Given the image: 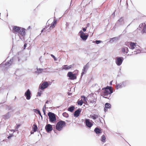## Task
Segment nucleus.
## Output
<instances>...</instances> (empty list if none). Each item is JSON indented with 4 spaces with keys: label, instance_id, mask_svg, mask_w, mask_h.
Here are the masks:
<instances>
[{
    "label": "nucleus",
    "instance_id": "f257e3e1",
    "mask_svg": "<svg viewBox=\"0 0 146 146\" xmlns=\"http://www.w3.org/2000/svg\"><path fill=\"white\" fill-rule=\"evenodd\" d=\"M13 33H17L20 38L22 40H24V36L25 35V29L17 26H14L13 28Z\"/></svg>",
    "mask_w": 146,
    "mask_h": 146
},
{
    "label": "nucleus",
    "instance_id": "052dcab7",
    "mask_svg": "<svg viewBox=\"0 0 146 146\" xmlns=\"http://www.w3.org/2000/svg\"><path fill=\"white\" fill-rule=\"evenodd\" d=\"M112 81L110 82V85H112Z\"/></svg>",
    "mask_w": 146,
    "mask_h": 146
},
{
    "label": "nucleus",
    "instance_id": "4468645a",
    "mask_svg": "<svg viewBox=\"0 0 146 146\" xmlns=\"http://www.w3.org/2000/svg\"><path fill=\"white\" fill-rule=\"evenodd\" d=\"M31 92L29 89H28L25 93V96L27 100H29L31 98Z\"/></svg>",
    "mask_w": 146,
    "mask_h": 146
},
{
    "label": "nucleus",
    "instance_id": "6e6552de",
    "mask_svg": "<svg viewBox=\"0 0 146 146\" xmlns=\"http://www.w3.org/2000/svg\"><path fill=\"white\" fill-rule=\"evenodd\" d=\"M115 63L117 65L119 66L121 65L124 60L123 58L122 57L117 56L115 58Z\"/></svg>",
    "mask_w": 146,
    "mask_h": 146
},
{
    "label": "nucleus",
    "instance_id": "3c124183",
    "mask_svg": "<svg viewBox=\"0 0 146 146\" xmlns=\"http://www.w3.org/2000/svg\"><path fill=\"white\" fill-rule=\"evenodd\" d=\"M50 101H51L50 100H47L45 102V104H48V102H50Z\"/></svg>",
    "mask_w": 146,
    "mask_h": 146
},
{
    "label": "nucleus",
    "instance_id": "cd10ccee",
    "mask_svg": "<svg viewBox=\"0 0 146 146\" xmlns=\"http://www.w3.org/2000/svg\"><path fill=\"white\" fill-rule=\"evenodd\" d=\"M37 127L36 125L34 124L33 127V130L34 132H35L37 131Z\"/></svg>",
    "mask_w": 146,
    "mask_h": 146
},
{
    "label": "nucleus",
    "instance_id": "5fc2aeb1",
    "mask_svg": "<svg viewBox=\"0 0 146 146\" xmlns=\"http://www.w3.org/2000/svg\"><path fill=\"white\" fill-rule=\"evenodd\" d=\"M48 21L47 22V23L46 24V26L47 27V28L49 27V23H48Z\"/></svg>",
    "mask_w": 146,
    "mask_h": 146
},
{
    "label": "nucleus",
    "instance_id": "8fccbe9b",
    "mask_svg": "<svg viewBox=\"0 0 146 146\" xmlns=\"http://www.w3.org/2000/svg\"><path fill=\"white\" fill-rule=\"evenodd\" d=\"M47 28V27L46 26H45V27L42 30H41V33H42V32L44 30V29H46Z\"/></svg>",
    "mask_w": 146,
    "mask_h": 146
},
{
    "label": "nucleus",
    "instance_id": "5701e85b",
    "mask_svg": "<svg viewBox=\"0 0 146 146\" xmlns=\"http://www.w3.org/2000/svg\"><path fill=\"white\" fill-rule=\"evenodd\" d=\"M141 52V51L140 49H136L134 52H132L131 54H129L128 55H131L133 54H136L138 53H139Z\"/></svg>",
    "mask_w": 146,
    "mask_h": 146
},
{
    "label": "nucleus",
    "instance_id": "774afa93",
    "mask_svg": "<svg viewBox=\"0 0 146 146\" xmlns=\"http://www.w3.org/2000/svg\"><path fill=\"white\" fill-rule=\"evenodd\" d=\"M31 134H33L34 133V132H31Z\"/></svg>",
    "mask_w": 146,
    "mask_h": 146
},
{
    "label": "nucleus",
    "instance_id": "bb28decb",
    "mask_svg": "<svg viewBox=\"0 0 146 146\" xmlns=\"http://www.w3.org/2000/svg\"><path fill=\"white\" fill-rule=\"evenodd\" d=\"M127 48L125 47H123L121 48V51L122 52V53L125 54H126V50Z\"/></svg>",
    "mask_w": 146,
    "mask_h": 146
},
{
    "label": "nucleus",
    "instance_id": "412c9836",
    "mask_svg": "<svg viewBox=\"0 0 146 146\" xmlns=\"http://www.w3.org/2000/svg\"><path fill=\"white\" fill-rule=\"evenodd\" d=\"M129 44L130 46H129V48L132 50L135 48V47L136 46V44L133 42H131Z\"/></svg>",
    "mask_w": 146,
    "mask_h": 146
},
{
    "label": "nucleus",
    "instance_id": "7c9ffc66",
    "mask_svg": "<svg viewBox=\"0 0 146 146\" xmlns=\"http://www.w3.org/2000/svg\"><path fill=\"white\" fill-rule=\"evenodd\" d=\"M106 137L105 135H103L101 137V141L103 142H105L106 141Z\"/></svg>",
    "mask_w": 146,
    "mask_h": 146
},
{
    "label": "nucleus",
    "instance_id": "a211bd4d",
    "mask_svg": "<svg viewBox=\"0 0 146 146\" xmlns=\"http://www.w3.org/2000/svg\"><path fill=\"white\" fill-rule=\"evenodd\" d=\"M94 131L97 134H99L102 133V129L98 127H96L94 129Z\"/></svg>",
    "mask_w": 146,
    "mask_h": 146
},
{
    "label": "nucleus",
    "instance_id": "72a5a7b5",
    "mask_svg": "<svg viewBox=\"0 0 146 146\" xmlns=\"http://www.w3.org/2000/svg\"><path fill=\"white\" fill-rule=\"evenodd\" d=\"M62 115L65 117L67 118L69 117L68 114L66 112H64L63 113Z\"/></svg>",
    "mask_w": 146,
    "mask_h": 146
},
{
    "label": "nucleus",
    "instance_id": "4d7b16f0",
    "mask_svg": "<svg viewBox=\"0 0 146 146\" xmlns=\"http://www.w3.org/2000/svg\"><path fill=\"white\" fill-rule=\"evenodd\" d=\"M66 27H68L69 25V24L68 23L66 22Z\"/></svg>",
    "mask_w": 146,
    "mask_h": 146
},
{
    "label": "nucleus",
    "instance_id": "4be33fe9",
    "mask_svg": "<svg viewBox=\"0 0 146 146\" xmlns=\"http://www.w3.org/2000/svg\"><path fill=\"white\" fill-rule=\"evenodd\" d=\"M11 117V115L9 114V112H8L5 114L3 115V118L5 119H7Z\"/></svg>",
    "mask_w": 146,
    "mask_h": 146
},
{
    "label": "nucleus",
    "instance_id": "393cba45",
    "mask_svg": "<svg viewBox=\"0 0 146 146\" xmlns=\"http://www.w3.org/2000/svg\"><path fill=\"white\" fill-rule=\"evenodd\" d=\"M36 70H37L35 72V73H36L39 74L41 73L42 71H43V69L37 68Z\"/></svg>",
    "mask_w": 146,
    "mask_h": 146
},
{
    "label": "nucleus",
    "instance_id": "c756f323",
    "mask_svg": "<svg viewBox=\"0 0 146 146\" xmlns=\"http://www.w3.org/2000/svg\"><path fill=\"white\" fill-rule=\"evenodd\" d=\"M43 72H50L51 71L49 68L43 69Z\"/></svg>",
    "mask_w": 146,
    "mask_h": 146
},
{
    "label": "nucleus",
    "instance_id": "338daca9",
    "mask_svg": "<svg viewBox=\"0 0 146 146\" xmlns=\"http://www.w3.org/2000/svg\"><path fill=\"white\" fill-rule=\"evenodd\" d=\"M72 0H71V3H70V6L71 5V3H72Z\"/></svg>",
    "mask_w": 146,
    "mask_h": 146
},
{
    "label": "nucleus",
    "instance_id": "09e8293b",
    "mask_svg": "<svg viewBox=\"0 0 146 146\" xmlns=\"http://www.w3.org/2000/svg\"><path fill=\"white\" fill-rule=\"evenodd\" d=\"M27 45V44L26 43H25L23 47V49H25V48H26Z\"/></svg>",
    "mask_w": 146,
    "mask_h": 146
},
{
    "label": "nucleus",
    "instance_id": "58836bf2",
    "mask_svg": "<svg viewBox=\"0 0 146 146\" xmlns=\"http://www.w3.org/2000/svg\"><path fill=\"white\" fill-rule=\"evenodd\" d=\"M6 109H8V110H10L13 109V107L7 105Z\"/></svg>",
    "mask_w": 146,
    "mask_h": 146
},
{
    "label": "nucleus",
    "instance_id": "2f4dec72",
    "mask_svg": "<svg viewBox=\"0 0 146 146\" xmlns=\"http://www.w3.org/2000/svg\"><path fill=\"white\" fill-rule=\"evenodd\" d=\"M77 103L78 105H79L80 106L82 105L83 104V101L82 100V99L80 100H78L77 102Z\"/></svg>",
    "mask_w": 146,
    "mask_h": 146
},
{
    "label": "nucleus",
    "instance_id": "f704fd0d",
    "mask_svg": "<svg viewBox=\"0 0 146 146\" xmlns=\"http://www.w3.org/2000/svg\"><path fill=\"white\" fill-rule=\"evenodd\" d=\"M102 41L100 40H96L95 41H93L92 42L93 43H96V44H98L100 43Z\"/></svg>",
    "mask_w": 146,
    "mask_h": 146
},
{
    "label": "nucleus",
    "instance_id": "1a4fd4ad",
    "mask_svg": "<svg viewBox=\"0 0 146 146\" xmlns=\"http://www.w3.org/2000/svg\"><path fill=\"white\" fill-rule=\"evenodd\" d=\"M67 76L71 80H74L76 79L77 78L76 75L75 74H73L71 72H68Z\"/></svg>",
    "mask_w": 146,
    "mask_h": 146
},
{
    "label": "nucleus",
    "instance_id": "e2e57ef3",
    "mask_svg": "<svg viewBox=\"0 0 146 146\" xmlns=\"http://www.w3.org/2000/svg\"><path fill=\"white\" fill-rule=\"evenodd\" d=\"M112 15L114 16L115 15V12L113 13L112 14Z\"/></svg>",
    "mask_w": 146,
    "mask_h": 146
},
{
    "label": "nucleus",
    "instance_id": "473e14b6",
    "mask_svg": "<svg viewBox=\"0 0 146 146\" xmlns=\"http://www.w3.org/2000/svg\"><path fill=\"white\" fill-rule=\"evenodd\" d=\"M34 111L36 113V114H39L41 113L39 110L38 109H33Z\"/></svg>",
    "mask_w": 146,
    "mask_h": 146
},
{
    "label": "nucleus",
    "instance_id": "0e129e2a",
    "mask_svg": "<svg viewBox=\"0 0 146 146\" xmlns=\"http://www.w3.org/2000/svg\"><path fill=\"white\" fill-rule=\"evenodd\" d=\"M44 113V114L45 115H46V112H43Z\"/></svg>",
    "mask_w": 146,
    "mask_h": 146
},
{
    "label": "nucleus",
    "instance_id": "aec40b11",
    "mask_svg": "<svg viewBox=\"0 0 146 146\" xmlns=\"http://www.w3.org/2000/svg\"><path fill=\"white\" fill-rule=\"evenodd\" d=\"M111 105L108 103H106L105 104V108H104V111L106 112L108 109H110L111 108Z\"/></svg>",
    "mask_w": 146,
    "mask_h": 146
},
{
    "label": "nucleus",
    "instance_id": "2eb2a0df",
    "mask_svg": "<svg viewBox=\"0 0 146 146\" xmlns=\"http://www.w3.org/2000/svg\"><path fill=\"white\" fill-rule=\"evenodd\" d=\"M45 129L47 132H49L52 130V125L50 124H48L46 125Z\"/></svg>",
    "mask_w": 146,
    "mask_h": 146
},
{
    "label": "nucleus",
    "instance_id": "680f3d73",
    "mask_svg": "<svg viewBox=\"0 0 146 146\" xmlns=\"http://www.w3.org/2000/svg\"><path fill=\"white\" fill-rule=\"evenodd\" d=\"M17 59L18 60V61H20V58H19V57H17Z\"/></svg>",
    "mask_w": 146,
    "mask_h": 146
},
{
    "label": "nucleus",
    "instance_id": "6ab92c4d",
    "mask_svg": "<svg viewBox=\"0 0 146 146\" xmlns=\"http://www.w3.org/2000/svg\"><path fill=\"white\" fill-rule=\"evenodd\" d=\"M121 35H120L117 37H115L110 38L109 42L110 43H112L114 42L115 41L118 40L120 38Z\"/></svg>",
    "mask_w": 146,
    "mask_h": 146
},
{
    "label": "nucleus",
    "instance_id": "0eeeda50",
    "mask_svg": "<svg viewBox=\"0 0 146 146\" xmlns=\"http://www.w3.org/2000/svg\"><path fill=\"white\" fill-rule=\"evenodd\" d=\"M124 24V19L123 17H121L118 20L115 24V26L117 27L123 25Z\"/></svg>",
    "mask_w": 146,
    "mask_h": 146
},
{
    "label": "nucleus",
    "instance_id": "603ef678",
    "mask_svg": "<svg viewBox=\"0 0 146 146\" xmlns=\"http://www.w3.org/2000/svg\"><path fill=\"white\" fill-rule=\"evenodd\" d=\"M126 48H127L126 50V54H127L128 53V52H129V50L128 48L127 47H126Z\"/></svg>",
    "mask_w": 146,
    "mask_h": 146
},
{
    "label": "nucleus",
    "instance_id": "f03ea898",
    "mask_svg": "<svg viewBox=\"0 0 146 146\" xmlns=\"http://www.w3.org/2000/svg\"><path fill=\"white\" fill-rule=\"evenodd\" d=\"M14 58V59H15ZM14 58H11L10 61L7 62L5 64H4V61L3 62L0 64V69L2 70H7L8 67L11 66L12 64Z\"/></svg>",
    "mask_w": 146,
    "mask_h": 146
},
{
    "label": "nucleus",
    "instance_id": "c85d7f7f",
    "mask_svg": "<svg viewBox=\"0 0 146 146\" xmlns=\"http://www.w3.org/2000/svg\"><path fill=\"white\" fill-rule=\"evenodd\" d=\"M90 116L94 119L95 120L98 117V115L94 114L93 115H90Z\"/></svg>",
    "mask_w": 146,
    "mask_h": 146
},
{
    "label": "nucleus",
    "instance_id": "de8ad7c7",
    "mask_svg": "<svg viewBox=\"0 0 146 146\" xmlns=\"http://www.w3.org/2000/svg\"><path fill=\"white\" fill-rule=\"evenodd\" d=\"M21 124H17V126L16 127V129H17L19 127L21 126Z\"/></svg>",
    "mask_w": 146,
    "mask_h": 146
},
{
    "label": "nucleus",
    "instance_id": "e433bc0d",
    "mask_svg": "<svg viewBox=\"0 0 146 146\" xmlns=\"http://www.w3.org/2000/svg\"><path fill=\"white\" fill-rule=\"evenodd\" d=\"M57 20H56V18L55 17H54V21L52 22V23L51 24L55 26V25L57 23Z\"/></svg>",
    "mask_w": 146,
    "mask_h": 146
},
{
    "label": "nucleus",
    "instance_id": "f8f14e48",
    "mask_svg": "<svg viewBox=\"0 0 146 146\" xmlns=\"http://www.w3.org/2000/svg\"><path fill=\"white\" fill-rule=\"evenodd\" d=\"M92 122V120H90L89 119H86L84 123L88 127L91 128L93 125Z\"/></svg>",
    "mask_w": 146,
    "mask_h": 146
},
{
    "label": "nucleus",
    "instance_id": "c9c22d12",
    "mask_svg": "<svg viewBox=\"0 0 146 146\" xmlns=\"http://www.w3.org/2000/svg\"><path fill=\"white\" fill-rule=\"evenodd\" d=\"M143 33H146V25H145L142 29Z\"/></svg>",
    "mask_w": 146,
    "mask_h": 146
},
{
    "label": "nucleus",
    "instance_id": "a19ab883",
    "mask_svg": "<svg viewBox=\"0 0 146 146\" xmlns=\"http://www.w3.org/2000/svg\"><path fill=\"white\" fill-rule=\"evenodd\" d=\"M81 97L83 99V100L84 101H86L87 100V98L84 96H81Z\"/></svg>",
    "mask_w": 146,
    "mask_h": 146
},
{
    "label": "nucleus",
    "instance_id": "c03bdc74",
    "mask_svg": "<svg viewBox=\"0 0 146 146\" xmlns=\"http://www.w3.org/2000/svg\"><path fill=\"white\" fill-rule=\"evenodd\" d=\"M103 96V97L104 98L106 99H110V97H111V95H109V97L107 96Z\"/></svg>",
    "mask_w": 146,
    "mask_h": 146
},
{
    "label": "nucleus",
    "instance_id": "6e6d98bb",
    "mask_svg": "<svg viewBox=\"0 0 146 146\" xmlns=\"http://www.w3.org/2000/svg\"><path fill=\"white\" fill-rule=\"evenodd\" d=\"M40 116L41 117V119H42V118H43V117H42V116L41 114V113H40L39 114Z\"/></svg>",
    "mask_w": 146,
    "mask_h": 146
},
{
    "label": "nucleus",
    "instance_id": "69168bd1",
    "mask_svg": "<svg viewBox=\"0 0 146 146\" xmlns=\"http://www.w3.org/2000/svg\"><path fill=\"white\" fill-rule=\"evenodd\" d=\"M30 27H30V26H29V27H28V29H30Z\"/></svg>",
    "mask_w": 146,
    "mask_h": 146
},
{
    "label": "nucleus",
    "instance_id": "20e7f679",
    "mask_svg": "<svg viewBox=\"0 0 146 146\" xmlns=\"http://www.w3.org/2000/svg\"><path fill=\"white\" fill-rule=\"evenodd\" d=\"M66 125V123L64 121L60 120L58 122L56 126V128L58 131H61L64 127Z\"/></svg>",
    "mask_w": 146,
    "mask_h": 146
},
{
    "label": "nucleus",
    "instance_id": "ea45409f",
    "mask_svg": "<svg viewBox=\"0 0 146 146\" xmlns=\"http://www.w3.org/2000/svg\"><path fill=\"white\" fill-rule=\"evenodd\" d=\"M42 94V91L41 90H40L37 93V95H36V96H40L41 95V94Z\"/></svg>",
    "mask_w": 146,
    "mask_h": 146
},
{
    "label": "nucleus",
    "instance_id": "4c0bfd02",
    "mask_svg": "<svg viewBox=\"0 0 146 146\" xmlns=\"http://www.w3.org/2000/svg\"><path fill=\"white\" fill-rule=\"evenodd\" d=\"M146 25H145V23H142L139 25V27L141 29H142Z\"/></svg>",
    "mask_w": 146,
    "mask_h": 146
},
{
    "label": "nucleus",
    "instance_id": "a878e982",
    "mask_svg": "<svg viewBox=\"0 0 146 146\" xmlns=\"http://www.w3.org/2000/svg\"><path fill=\"white\" fill-rule=\"evenodd\" d=\"M89 102L91 103H92L93 104H95L96 103V101L94 97L93 96L92 100H90V99L89 100Z\"/></svg>",
    "mask_w": 146,
    "mask_h": 146
},
{
    "label": "nucleus",
    "instance_id": "79ce46f5",
    "mask_svg": "<svg viewBox=\"0 0 146 146\" xmlns=\"http://www.w3.org/2000/svg\"><path fill=\"white\" fill-rule=\"evenodd\" d=\"M55 27V26L51 24V25L49 29L50 30L54 28Z\"/></svg>",
    "mask_w": 146,
    "mask_h": 146
},
{
    "label": "nucleus",
    "instance_id": "ddd939ff",
    "mask_svg": "<svg viewBox=\"0 0 146 146\" xmlns=\"http://www.w3.org/2000/svg\"><path fill=\"white\" fill-rule=\"evenodd\" d=\"M49 85L48 83L47 82L45 81L43 82L42 85H40L39 87V89L43 90L44 89L47 88Z\"/></svg>",
    "mask_w": 146,
    "mask_h": 146
},
{
    "label": "nucleus",
    "instance_id": "f3484780",
    "mask_svg": "<svg viewBox=\"0 0 146 146\" xmlns=\"http://www.w3.org/2000/svg\"><path fill=\"white\" fill-rule=\"evenodd\" d=\"M81 111L82 109L80 108L75 111L74 114V116L76 117H78L79 116Z\"/></svg>",
    "mask_w": 146,
    "mask_h": 146
},
{
    "label": "nucleus",
    "instance_id": "864d4df0",
    "mask_svg": "<svg viewBox=\"0 0 146 146\" xmlns=\"http://www.w3.org/2000/svg\"><path fill=\"white\" fill-rule=\"evenodd\" d=\"M42 109L46 110V106L45 104L43 106Z\"/></svg>",
    "mask_w": 146,
    "mask_h": 146
},
{
    "label": "nucleus",
    "instance_id": "423d86ee",
    "mask_svg": "<svg viewBox=\"0 0 146 146\" xmlns=\"http://www.w3.org/2000/svg\"><path fill=\"white\" fill-rule=\"evenodd\" d=\"M80 37L83 40L85 41L88 38L89 36L88 34H86L82 31H80L79 33Z\"/></svg>",
    "mask_w": 146,
    "mask_h": 146
},
{
    "label": "nucleus",
    "instance_id": "bf43d9fd",
    "mask_svg": "<svg viewBox=\"0 0 146 146\" xmlns=\"http://www.w3.org/2000/svg\"><path fill=\"white\" fill-rule=\"evenodd\" d=\"M42 111L43 112H46V110L42 109Z\"/></svg>",
    "mask_w": 146,
    "mask_h": 146
},
{
    "label": "nucleus",
    "instance_id": "13d9d810",
    "mask_svg": "<svg viewBox=\"0 0 146 146\" xmlns=\"http://www.w3.org/2000/svg\"><path fill=\"white\" fill-rule=\"evenodd\" d=\"M89 25H90V24L89 23H88L87 25H86V27H87V28L89 26Z\"/></svg>",
    "mask_w": 146,
    "mask_h": 146
},
{
    "label": "nucleus",
    "instance_id": "7ed1b4c3",
    "mask_svg": "<svg viewBox=\"0 0 146 146\" xmlns=\"http://www.w3.org/2000/svg\"><path fill=\"white\" fill-rule=\"evenodd\" d=\"M102 90L104 91L101 95L102 96H107L109 95H110L113 92L112 86H107L106 87L103 88Z\"/></svg>",
    "mask_w": 146,
    "mask_h": 146
},
{
    "label": "nucleus",
    "instance_id": "49530a36",
    "mask_svg": "<svg viewBox=\"0 0 146 146\" xmlns=\"http://www.w3.org/2000/svg\"><path fill=\"white\" fill-rule=\"evenodd\" d=\"M51 56L54 58V60L55 61H56V60L57 59H56V58L55 57V56L54 55H53L52 54H51Z\"/></svg>",
    "mask_w": 146,
    "mask_h": 146
},
{
    "label": "nucleus",
    "instance_id": "39448f33",
    "mask_svg": "<svg viewBox=\"0 0 146 146\" xmlns=\"http://www.w3.org/2000/svg\"><path fill=\"white\" fill-rule=\"evenodd\" d=\"M48 115L49 117L50 122L54 123L56 122V115L54 113L51 112H49L48 113Z\"/></svg>",
    "mask_w": 146,
    "mask_h": 146
},
{
    "label": "nucleus",
    "instance_id": "9b49d317",
    "mask_svg": "<svg viewBox=\"0 0 146 146\" xmlns=\"http://www.w3.org/2000/svg\"><path fill=\"white\" fill-rule=\"evenodd\" d=\"M89 67V62L88 63L85 65L84 66L82 73L81 74V78H82L83 75L84 74H85L86 73L87 71L88 70Z\"/></svg>",
    "mask_w": 146,
    "mask_h": 146
},
{
    "label": "nucleus",
    "instance_id": "dca6fc26",
    "mask_svg": "<svg viewBox=\"0 0 146 146\" xmlns=\"http://www.w3.org/2000/svg\"><path fill=\"white\" fill-rule=\"evenodd\" d=\"M74 66V64H72L68 66L67 65H64L62 66L61 69L62 70H67L72 68V67Z\"/></svg>",
    "mask_w": 146,
    "mask_h": 146
},
{
    "label": "nucleus",
    "instance_id": "37998d69",
    "mask_svg": "<svg viewBox=\"0 0 146 146\" xmlns=\"http://www.w3.org/2000/svg\"><path fill=\"white\" fill-rule=\"evenodd\" d=\"M13 136V135L12 134H9V135L8 136L7 138L8 139H9Z\"/></svg>",
    "mask_w": 146,
    "mask_h": 146
},
{
    "label": "nucleus",
    "instance_id": "a18cd8bd",
    "mask_svg": "<svg viewBox=\"0 0 146 146\" xmlns=\"http://www.w3.org/2000/svg\"><path fill=\"white\" fill-rule=\"evenodd\" d=\"M87 29V27H82V30L83 31V32H85Z\"/></svg>",
    "mask_w": 146,
    "mask_h": 146
},
{
    "label": "nucleus",
    "instance_id": "b1692460",
    "mask_svg": "<svg viewBox=\"0 0 146 146\" xmlns=\"http://www.w3.org/2000/svg\"><path fill=\"white\" fill-rule=\"evenodd\" d=\"M74 110V106H70L68 109V110L71 112H72Z\"/></svg>",
    "mask_w": 146,
    "mask_h": 146
},
{
    "label": "nucleus",
    "instance_id": "9d476101",
    "mask_svg": "<svg viewBox=\"0 0 146 146\" xmlns=\"http://www.w3.org/2000/svg\"><path fill=\"white\" fill-rule=\"evenodd\" d=\"M127 84V82L126 81L123 82L120 84H116L115 88L117 90L119 88H121L123 87H125Z\"/></svg>",
    "mask_w": 146,
    "mask_h": 146
}]
</instances>
